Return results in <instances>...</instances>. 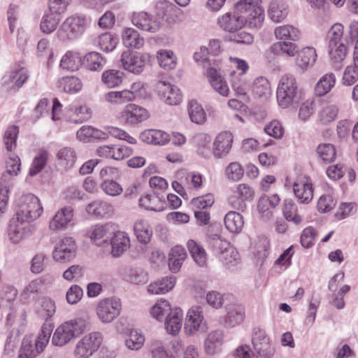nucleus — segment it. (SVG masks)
<instances>
[{
	"instance_id": "11",
	"label": "nucleus",
	"mask_w": 358,
	"mask_h": 358,
	"mask_svg": "<svg viewBox=\"0 0 358 358\" xmlns=\"http://www.w3.org/2000/svg\"><path fill=\"white\" fill-rule=\"evenodd\" d=\"M29 75L23 68H13L1 78V85L8 91H16L28 80Z\"/></svg>"
},
{
	"instance_id": "45",
	"label": "nucleus",
	"mask_w": 358,
	"mask_h": 358,
	"mask_svg": "<svg viewBox=\"0 0 358 358\" xmlns=\"http://www.w3.org/2000/svg\"><path fill=\"white\" fill-rule=\"evenodd\" d=\"M17 295V290L11 285L6 286L0 290V307L10 308Z\"/></svg>"
},
{
	"instance_id": "5",
	"label": "nucleus",
	"mask_w": 358,
	"mask_h": 358,
	"mask_svg": "<svg viewBox=\"0 0 358 358\" xmlns=\"http://www.w3.org/2000/svg\"><path fill=\"white\" fill-rule=\"evenodd\" d=\"M86 19L83 16L72 15L67 17L60 25L57 35L62 41H73L85 32Z\"/></svg>"
},
{
	"instance_id": "16",
	"label": "nucleus",
	"mask_w": 358,
	"mask_h": 358,
	"mask_svg": "<svg viewBox=\"0 0 358 358\" xmlns=\"http://www.w3.org/2000/svg\"><path fill=\"white\" fill-rule=\"evenodd\" d=\"M111 254L113 257H120L130 246L128 235L123 231H116L110 238Z\"/></svg>"
},
{
	"instance_id": "43",
	"label": "nucleus",
	"mask_w": 358,
	"mask_h": 358,
	"mask_svg": "<svg viewBox=\"0 0 358 358\" xmlns=\"http://www.w3.org/2000/svg\"><path fill=\"white\" fill-rule=\"evenodd\" d=\"M188 113L193 122L201 124L206 120V113L203 108L195 100H191L189 102Z\"/></svg>"
},
{
	"instance_id": "15",
	"label": "nucleus",
	"mask_w": 358,
	"mask_h": 358,
	"mask_svg": "<svg viewBox=\"0 0 358 358\" xmlns=\"http://www.w3.org/2000/svg\"><path fill=\"white\" fill-rule=\"evenodd\" d=\"M157 18L162 19L169 24L175 22L178 17L179 8L175 5L164 1L159 2L156 6Z\"/></svg>"
},
{
	"instance_id": "40",
	"label": "nucleus",
	"mask_w": 358,
	"mask_h": 358,
	"mask_svg": "<svg viewBox=\"0 0 358 358\" xmlns=\"http://www.w3.org/2000/svg\"><path fill=\"white\" fill-rule=\"evenodd\" d=\"M275 35L280 41L287 40L294 41L299 39L300 31L292 25H283L275 29Z\"/></svg>"
},
{
	"instance_id": "21",
	"label": "nucleus",
	"mask_w": 358,
	"mask_h": 358,
	"mask_svg": "<svg viewBox=\"0 0 358 358\" xmlns=\"http://www.w3.org/2000/svg\"><path fill=\"white\" fill-rule=\"evenodd\" d=\"M182 311L180 308L171 310L165 320V328L167 332L172 335L177 334L181 329Z\"/></svg>"
},
{
	"instance_id": "49",
	"label": "nucleus",
	"mask_w": 358,
	"mask_h": 358,
	"mask_svg": "<svg viewBox=\"0 0 358 358\" xmlns=\"http://www.w3.org/2000/svg\"><path fill=\"white\" fill-rule=\"evenodd\" d=\"M123 73L117 70H108L102 74V81L108 87L118 86L122 82Z\"/></svg>"
},
{
	"instance_id": "3",
	"label": "nucleus",
	"mask_w": 358,
	"mask_h": 358,
	"mask_svg": "<svg viewBox=\"0 0 358 358\" xmlns=\"http://www.w3.org/2000/svg\"><path fill=\"white\" fill-rule=\"evenodd\" d=\"M276 97L278 105L282 108L299 104L301 99V92L292 76L286 75L282 77L278 86Z\"/></svg>"
},
{
	"instance_id": "25",
	"label": "nucleus",
	"mask_w": 358,
	"mask_h": 358,
	"mask_svg": "<svg viewBox=\"0 0 358 358\" xmlns=\"http://www.w3.org/2000/svg\"><path fill=\"white\" fill-rule=\"evenodd\" d=\"M186 257L187 253L183 247L176 245L171 248L169 257V266L170 270L173 273L178 272Z\"/></svg>"
},
{
	"instance_id": "30",
	"label": "nucleus",
	"mask_w": 358,
	"mask_h": 358,
	"mask_svg": "<svg viewBox=\"0 0 358 358\" xmlns=\"http://www.w3.org/2000/svg\"><path fill=\"white\" fill-rule=\"evenodd\" d=\"M316 57L315 50L313 48L306 47L298 52L296 62L301 69H306L313 65Z\"/></svg>"
},
{
	"instance_id": "64",
	"label": "nucleus",
	"mask_w": 358,
	"mask_h": 358,
	"mask_svg": "<svg viewBox=\"0 0 358 358\" xmlns=\"http://www.w3.org/2000/svg\"><path fill=\"white\" fill-rule=\"evenodd\" d=\"M228 40L239 44L249 45L253 42L254 38L251 34L241 29L238 31L231 33L229 36Z\"/></svg>"
},
{
	"instance_id": "22",
	"label": "nucleus",
	"mask_w": 358,
	"mask_h": 358,
	"mask_svg": "<svg viewBox=\"0 0 358 358\" xmlns=\"http://www.w3.org/2000/svg\"><path fill=\"white\" fill-rule=\"evenodd\" d=\"M268 13L273 22H281L288 14V6L282 1L273 0L270 3Z\"/></svg>"
},
{
	"instance_id": "53",
	"label": "nucleus",
	"mask_w": 358,
	"mask_h": 358,
	"mask_svg": "<svg viewBox=\"0 0 358 358\" xmlns=\"http://www.w3.org/2000/svg\"><path fill=\"white\" fill-rule=\"evenodd\" d=\"M157 61L159 66L166 70L175 68L176 61L172 51L160 50L157 52Z\"/></svg>"
},
{
	"instance_id": "1",
	"label": "nucleus",
	"mask_w": 358,
	"mask_h": 358,
	"mask_svg": "<svg viewBox=\"0 0 358 358\" xmlns=\"http://www.w3.org/2000/svg\"><path fill=\"white\" fill-rule=\"evenodd\" d=\"M258 0H242L235 5L234 13L229 12L218 18V24L230 34L242 29L245 24L259 28L264 20V10L257 5Z\"/></svg>"
},
{
	"instance_id": "4",
	"label": "nucleus",
	"mask_w": 358,
	"mask_h": 358,
	"mask_svg": "<svg viewBox=\"0 0 358 358\" xmlns=\"http://www.w3.org/2000/svg\"><path fill=\"white\" fill-rule=\"evenodd\" d=\"M85 328L86 321L84 319L71 320L57 328L52 342L55 345L63 346L83 334Z\"/></svg>"
},
{
	"instance_id": "62",
	"label": "nucleus",
	"mask_w": 358,
	"mask_h": 358,
	"mask_svg": "<svg viewBox=\"0 0 358 358\" xmlns=\"http://www.w3.org/2000/svg\"><path fill=\"white\" fill-rule=\"evenodd\" d=\"M171 310L170 304L167 301H159L152 308L150 314L154 318L161 320L166 314L168 315Z\"/></svg>"
},
{
	"instance_id": "47",
	"label": "nucleus",
	"mask_w": 358,
	"mask_h": 358,
	"mask_svg": "<svg viewBox=\"0 0 358 358\" xmlns=\"http://www.w3.org/2000/svg\"><path fill=\"white\" fill-rule=\"evenodd\" d=\"M296 46L292 42L279 41L271 47V51L275 55L285 54L289 57H292L296 52Z\"/></svg>"
},
{
	"instance_id": "44",
	"label": "nucleus",
	"mask_w": 358,
	"mask_h": 358,
	"mask_svg": "<svg viewBox=\"0 0 358 358\" xmlns=\"http://www.w3.org/2000/svg\"><path fill=\"white\" fill-rule=\"evenodd\" d=\"M111 210L112 206L102 201H94L86 207L87 213L96 217H103L110 213Z\"/></svg>"
},
{
	"instance_id": "19",
	"label": "nucleus",
	"mask_w": 358,
	"mask_h": 358,
	"mask_svg": "<svg viewBox=\"0 0 358 358\" xmlns=\"http://www.w3.org/2000/svg\"><path fill=\"white\" fill-rule=\"evenodd\" d=\"M201 313L202 310L199 306L193 307L188 311L185 322V330L187 334H192L199 330L203 319Z\"/></svg>"
},
{
	"instance_id": "50",
	"label": "nucleus",
	"mask_w": 358,
	"mask_h": 358,
	"mask_svg": "<svg viewBox=\"0 0 358 358\" xmlns=\"http://www.w3.org/2000/svg\"><path fill=\"white\" fill-rule=\"evenodd\" d=\"M208 243L215 255L218 256V257L231 246L228 241L222 240L218 235H213L210 237L208 240Z\"/></svg>"
},
{
	"instance_id": "31",
	"label": "nucleus",
	"mask_w": 358,
	"mask_h": 358,
	"mask_svg": "<svg viewBox=\"0 0 358 358\" xmlns=\"http://www.w3.org/2000/svg\"><path fill=\"white\" fill-rule=\"evenodd\" d=\"M57 87L64 92L75 94L82 89L80 79L76 76H65L57 81Z\"/></svg>"
},
{
	"instance_id": "2",
	"label": "nucleus",
	"mask_w": 358,
	"mask_h": 358,
	"mask_svg": "<svg viewBox=\"0 0 358 358\" xmlns=\"http://www.w3.org/2000/svg\"><path fill=\"white\" fill-rule=\"evenodd\" d=\"M43 207L39 199L33 194L22 195L18 200L15 217H13L8 225V234L10 241L18 243L31 234L29 227L24 225L41 216Z\"/></svg>"
},
{
	"instance_id": "34",
	"label": "nucleus",
	"mask_w": 358,
	"mask_h": 358,
	"mask_svg": "<svg viewBox=\"0 0 358 358\" xmlns=\"http://www.w3.org/2000/svg\"><path fill=\"white\" fill-rule=\"evenodd\" d=\"M279 202L280 198L276 194L271 196H262L259 198L258 201V210L263 217H268L271 213V210L275 208Z\"/></svg>"
},
{
	"instance_id": "28",
	"label": "nucleus",
	"mask_w": 358,
	"mask_h": 358,
	"mask_svg": "<svg viewBox=\"0 0 358 358\" xmlns=\"http://www.w3.org/2000/svg\"><path fill=\"white\" fill-rule=\"evenodd\" d=\"M38 304V306L36 307V312L41 319L47 320L55 313V303L51 299L43 297L39 299Z\"/></svg>"
},
{
	"instance_id": "52",
	"label": "nucleus",
	"mask_w": 358,
	"mask_h": 358,
	"mask_svg": "<svg viewBox=\"0 0 358 358\" xmlns=\"http://www.w3.org/2000/svg\"><path fill=\"white\" fill-rule=\"evenodd\" d=\"M343 34V26L341 24H334L329 30L326 41L331 46L342 43L341 38Z\"/></svg>"
},
{
	"instance_id": "46",
	"label": "nucleus",
	"mask_w": 358,
	"mask_h": 358,
	"mask_svg": "<svg viewBox=\"0 0 358 358\" xmlns=\"http://www.w3.org/2000/svg\"><path fill=\"white\" fill-rule=\"evenodd\" d=\"M316 151L319 157L325 163H331L336 158V149L331 143H321Z\"/></svg>"
},
{
	"instance_id": "63",
	"label": "nucleus",
	"mask_w": 358,
	"mask_h": 358,
	"mask_svg": "<svg viewBox=\"0 0 358 358\" xmlns=\"http://www.w3.org/2000/svg\"><path fill=\"white\" fill-rule=\"evenodd\" d=\"M159 200L157 197L152 196L149 194L142 196L138 201L139 206L148 210L161 211L163 208L158 207Z\"/></svg>"
},
{
	"instance_id": "18",
	"label": "nucleus",
	"mask_w": 358,
	"mask_h": 358,
	"mask_svg": "<svg viewBox=\"0 0 358 358\" xmlns=\"http://www.w3.org/2000/svg\"><path fill=\"white\" fill-rule=\"evenodd\" d=\"M73 217V209L71 206L62 208L51 220L50 227L53 230L63 229L71 222Z\"/></svg>"
},
{
	"instance_id": "42",
	"label": "nucleus",
	"mask_w": 358,
	"mask_h": 358,
	"mask_svg": "<svg viewBox=\"0 0 358 358\" xmlns=\"http://www.w3.org/2000/svg\"><path fill=\"white\" fill-rule=\"evenodd\" d=\"M336 78L334 74L330 73L323 76L315 87L316 95L322 96L326 94L334 86Z\"/></svg>"
},
{
	"instance_id": "37",
	"label": "nucleus",
	"mask_w": 358,
	"mask_h": 358,
	"mask_svg": "<svg viewBox=\"0 0 358 358\" xmlns=\"http://www.w3.org/2000/svg\"><path fill=\"white\" fill-rule=\"evenodd\" d=\"M252 91L255 96L259 98L266 99L271 92L269 81L263 76L257 78L253 81Z\"/></svg>"
},
{
	"instance_id": "8",
	"label": "nucleus",
	"mask_w": 358,
	"mask_h": 358,
	"mask_svg": "<svg viewBox=\"0 0 358 358\" xmlns=\"http://www.w3.org/2000/svg\"><path fill=\"white\" fill-rule=\"evenodd\" d=\"M149 59L148 54L134 53L130 51L123 52L121 56L123 68L134 74L141 73Z\"/></svg>"
},
{
	"instance_id": "26",
	"label": "nucleus",
	"mask_w": 358,
	"mask_h": 358,
	"mask_svg": "<svg viewBox=\"0 0 358 358\" xmlns=\"http://www.w3.org/2000/svg\"><path fill=\"white\" fill-rule=\"evenodd\" d=\"M223 343V333L216 330L210 333L205 340V350L208 355H214L220 352Z\"/></svg>"
},
{
	"instance_id": "27",
	"label": "nucleus",
	"mask_w": 358,
	"mask_h": 358,
	"mask_svg": "<svg viewBox=\"0 0 358 358\" xmlns=\"http://www.w3.org/2000/svg\"><path fill=\"white\" fill-rule=\"evenodd\" d=\"M328 52L333 62L334 68L339 71L342 68L341 63L346 57V46L343 43L333 46L328 45Z\"/></svg>"
},
{
	"instance_id": "32",
	"label": "nucleus",
	"mask_w": 358,
	"mask_h": 358,
	"mask_svg": "<svg viewBox=\"0 0 358 358\" xmlns=\"http://www.w3.org/2000/svg\"><path fill=\"white\" fill-rule=\"evenodd\" d=\"M176 284V278L173 276H166L161 280L151 283L148 291L151 294H164L174 287Z\"/></svg>"
},
{
	"instance_id": "41",
	"label": "nucleus",
	"mask_w": 358,
	"mask_h": 358,
	"mask_svg": "<svg viewBox=\"0 0 358 358\" xmlns=\"http://www.w3.org/2000/svg\"><path fill=\"white\" fill-rule=\"evenodd\" d=\"M106 59L96 52H90L83 58V63L90 71H100L106 64Z\"/></svg>"
},
{
	"instance_id": "58",
	"label": "nucleus",
	"mask_w": 358,
	"mask_h": 358,
	"mask_svg": "<svg viewBox=\"0 0 358 358\" xmlns=\"http://www.w3.org/2000/svg\"><path fill=\"white\" fill-rule=\"evenodd\" d=\"M228 295L222 294L216 291L209 292L206 296V300L208 305L214 308H220L225 306Z\"/></svg>"
},
{
	"instance_id": "60",
	"label": "nucleus",
	"mask_w": 358,
	"mask_h": 358,
	"mask_svg": "<svg viewBox=\"0 0 358 358\" xmlns=\"http://www.w3.org/2000/svg\"><path fill=\"white\" fill-rule=\"evenodd\" d=\"M144 336L136 330H131L125 340V344L130 350H138L144 343Z\"/></svg>"
},
{
	"instance_id": "55",
	"label": "nucleus",
	"mask_w": 358,
	"mask_h": 358,
	"mask_svg": "<svg viewBox=\"0 0 358 358\" xmlns=\"http://www.w3.org/2000/svg\"><path fill=\"white\" fill-rule=\"evenodd\" d=\"M107 229L103 225L96 224L91 227L86 231V236L89 237L96 245H101V239L106 234Z\"/></svg>"
},
{
	"instance_id": "9",
	"label": "nucleus",
	"mask_w": 358,
	"mask_h": 358,
	"mask_svg": "<svg viewBox=\"0 0 358 358\" xmlns=\"http://www.w3.org/2000/svg\"><path fill=\"white\" fill-rule=\"evenodd\" d=\"M76 243L72 237H64L55 247L52 256L55 261L64 263L76 256Z\"/></svg>"
},
{
	"instance_id": "23",
	"label": "nucleus",
	"mask_w": 358,
	"mask_h": 358,
	"mask_svg": "<svg viewBox=\"0 0 358 358\" xmlns=\"http://www.w3.org/2000/svg\"><path fill=\"white\" fill-rule=\"evenodd\" d=\"M122 38L124 45L129 48L138 49L144 43L143 38L133 28H125L122 32Z\"/></svg>"
},
{
	"instance_id": "20",
	"label": "nucleus",
	"mask_w": 358,
	"mask_h": 358,
	"mask_svg": "<svg viewBox=\"0 0 358 358\" xmlns=\"http://www.w3.org/2000/svg\"><path fill=\"white\" fill-rule=\"evenodd\" d=\"M206 74L213 88L222 96H227L229 92V87L218 71L210 67L207 69Z\"/></svg>"
},
{
	"instance_id": "14",
	"label": "nucleus",
	"mask_w": 358,
	"mask_h": 358,
	"mask_svg": "<svg viewBox=\"0 0 358 358\" xmlns=\"http://www.w3.org/2000/svg\"><path fill=\"white\" fill-rule=\"evenodd\" d=\"M227 314L224 317V324L233 328L241 324L244 320L245 311L243 306L238 304H226Z\"/></svg>"
},
{
	"instance_id": "61",
	"label": "nucleus",
	"mask_w": 358,
	"mask_h": 358,
	"mask_svg": "<svg viewBox=\"0 0 358 358\" xmlns=\"http://www.w3.org/2000/svg\"><path fill=\"white\" fill-rule=\"evenodd\" d=\"M101 188L108 195L117 196L122 192L121 185L112 179L106 178L101 184Z\"/></svg>"
},
{
	"instance_id": "51",
	"label": "nucleus",
	"mask_w": 358,
	"mask_h": 358,
	"mask_svg": "<svg viewBox=\"0 0 358 358\" xmlns=\"http://www.w3.org/2000/svg\"><path fill=\"white\" fill-rule=\"evenodd\" d=\"M238 253L231 245L219 257L223 265L228 269H233L238 264Z\"/></svg>"
},
{
	"instance_id": "10",
	"label": "nucleus",
	"mask_w": 358,
	"mask_h": 358,
	"mask_svg": "<svg viewBox=\"0 0 358 358\" xmlns=\"http://www.w3.org/2000/svg\"><path fill=\"white\" fill-rule=\"evenodd\" d=\"M102 342L101 334L93 332L84 336L76 345L75 354L80 357H89L96 351Z\"/></svg>"
},
{
	"instance_id": "39",
	"label": "nucleus",
	"mask_w": 358,
	"mask_h": 358,
	"mask_svg": "<svg viewBox=\"0 0 358 358\" xmlns=\"http://www.w3.org/2000/svg\"><path fill=\"white\" fill-rule=\"evenodd\" d=\"M56 157L59 164L66 169L73 167L76 161L75 151L69 147L60 149Z\"/></svg>"
},
{
	"instance_id": "24",
	"label": "nucleus",
	"mask_w": 358,
	"mask_h": 358,
	"mask_svg": "<svg viewBox=\"0 0 358 358\" xmlns=\"http://www.w3.org/2000/svg\"><path fill=\"white\" fill-rule=\"evenodd\" d=\"M293 191L301 203H308L313 197V189L312 184L308 180L303 182H294L293 184Z\"/></svg>"
},
{
	"instance_id": "54",
	"label": "nucleus",
	"mask_w": 358,
	"mask_h": 358,
	"mask_svg": "<svg viewBox=\"0 0 358 358\" xmlns=\"http://www.w3.org/2000/svg\"><path fill=\"white\" fill-rule=\"evenodd\" d=\"M54 14H45L43 16L40 27L41 30L44 33L49 34L53 32L57 27L59 19L53 16Z\"/></svg>"
},
{
	"instance_id": "7",
	"label": "nucleus",
	"mask_w": 358,
	"mask_h": 358,
	"mask_svg": "<svg viewBox=\"0 0 358 358\" xmlns=\"http://www.w3.org/2000/svg\"><path fill=\"white\" fill-rule=\"evenodd\" d=\"M121 309L122 305L119 299L107 298L99 301L96 313L101 322L108 323L120 315Z\"/></svg>"
},
{
	"instance_id": "17",
	"label": "nucleus",
	"mask_w": 358,
	"mask_h": 358,
	"mask_svg": "<svg viewBox=\"0 0 358 358\" xmlns=\"http://www.w3.org/2000/svg\"><path fill=\"white\" fill-rule=\"evenodd\" d=\"M233 142L232 134L229 131L220 133L213 143V154L216 157H220L222 155L227 154Z\"/></svg>"
},
{
	"instance_id": "35",
	"label": "nucleus",
	"mask_w": 358,
	"mask_h": 358,
	"mask_svg": "<svg viewBox=\"0 0 358 358\" xmlns=\"http://www.w3.org/2000/svg\"><path fill=\"white\" fill-rule=\"evenodd\" d=\"M82 64V59L80 53L69 50L62 57L59 66L63 69L75 71L78 69V67Z\"/></svg>"
},
{
	"instance_id": "57",
	"label": "nucleus",
	"mask_w": 358,
	"mask_h": 358,
	"mask_svg": "<svg viewBox=\"0 0 358 358\" xmlns=\"http://www.w3.org/2000/svg\"><path fill=\"white\" fill-rule=\"evenodd\" d=\"M117 38L110 32H106L99 36L100 48L106 52L112 51L116 46Z\"/></svg>"
},
{
	"instance_id": "56",
	"label": "nucleus",
	"mask_w": 358,
	"mask_h": 358,
	"mask_svg": "<svg viewBox=\"0 0 358 358\" xmlns=\"http://www.w3.org/2000/svg\"><path fill=\"white\" fill-rule=\"evenodd\" d=\"M19 128L15 125H12L7 128L3 139L6 148L8 152H11L13 148H15Z\"/></svg>"
},
{
	"instance_id": "59",
	"label": "nucleus",
	"mask_w": 358,
	"mask_h": 358,
	"mask_svg": "<svg viewBox=\"0 0 358 358\" xmlns=\"http://www.w3.org/2000/svg\"><path fill=\"white\" fill-rule=\"evenodd\" d=\"M127 278L128 281L136 285L145 283L148 281L147 273L141 268H129Z\"/></svg>"
},
{
	"instance_id": "33",
	"label": "nucleus",
	"mask_w": 358,
	"mask_h": 358,
	"mask_svg": "<svg viewBox=\"0 0 358 358\" xmlns=\"http://www.w3.org/2000/svg\"><path fill=\"white\" fill-rule=\"evenodd\" d=\"M187 247L196 264L200 267L205 266L207 257L206 251L202 245L194 240H189Z\"/></svg>"
},
{
	"instance_id": "38",
	"label": "nucleus",
	"mask_w": 358,
	"mask_h": 358,
	"mask_svg": "<svg viewBox=\"0 0 358 358\" xmlns=\"http://www.w3.org/2000/svg\"><path fill=\"white\" fill-rule=\"evenodd\" d=\"M66 109L73 113V117H71L70 121L76 124H81L88 120L92 116V111L87 106H69Z\"/></svg>"
},
{
	"instance_id": "48",
	"label": "nucleus",
	"mask_w": 358,
	"mask_h": 358,
	"mask_svg": "<svg viewBox=\"0 0 358 358\" xmlns=\"http://www.w3.org/2000/svg\"><path fill=\"white\" fill-rule=\"evenodd\" d=\"M48 153L46 150H40L38 155L33 160L29 174L34 176L40 173L45 167L48 160Z\"/></svg>"
},
{
	"instance_id": "12",
	"label": "nucleus",
	"mask_w": 358,
	"mask_h": 358,
	"mask_svg": "<svg viewBox=\"0 0 358 358\" xmlns=\"http://www.w3.org/2000/svg\"><path fill=\"white\" fill-rule=\"evenodd\" d=\"M131 21L138 29L151 33L157 32L160 27V22L157 18L146 12L134 13Z\"/></svg>"
},
{
	"instance_id": "29",
	"label": "nucleus",
	"mask_w": 358,
	"mask_h": 358,
	"mask_svg": "<svg viewBox=\"0 0 358 358\" xmlns=\"http://www.w3.org/2000/svg\"><path fill=\"white\" fill-rule=\"evenodd\" d=\"M134 234L139 242L148 243L152 236V229L148 222L144 220H137L134 225Z\"/></svg>"
},
{
	"instance_id": "6",
	"label": "nucleus",
	"mask_w": 358,
	"mask_h": 358,
	"mask_svg": "<svg viewBox=\"0 0 358 358\" xmlns=\"http://www.w3.org/2000/svg\"><path fill=\"white\" fill-rule=\"evenodd\" d=\"M251 341L252 347L259 357L273 358L275 350L272 346L270 338L264 329L260 327L253 328L251 334Z\"/></svg>"
},
{
	"instance_id": "36",
	"label": "nucleus",
	"mask_w": 358,
	"mask_h": 358,
	"mask_svg": "<svg viewBox=\"0 0 358 358\" xmlns=\"http://www.w3.org/2000/svg\"><path fill=\"white\" fill-rule=\"evenodd\" d=\"M226 228L231 233H239L244 224L243 216L235 211H229L224 217Z\"/></svg>"
},
{
	"instance_id": "13",
	"label": "nucleus",
	"mask_w": 358,
	"mask_h": 358,
	"mask_svg": "<svg viewBox=\"0 0 358 358\" xmlns=\"http://www.w3.org/2000/svg\"><path fill=\"white\" fill-rule=\"evenodd\" d=\"M122 118L129 124H137L145 120L149 114L148 110L136 104H128L122 113Z\"/></svg>"
}]
</instances>
